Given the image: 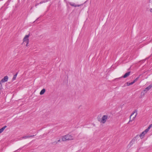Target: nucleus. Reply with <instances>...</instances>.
Returning <instances> with one entry per match:
<instances>
[{
  "instance_id": "1",
  "label": "nucleus",
  "mask_w": 152,
  "mask_h": 152,
  "mask_svg": "<svg viewBox=\"0 0 152 152\" xmlns=\"http://www.w3.org/2000/svg\"><path fill=\"white\" fill-rule=\"evenodd\" d=\"M73 139V137L69 134H67L63 136L62 141H65L67 140H71Z\"/></svg>"
},
{
  "instance_id": "2",
  "label": "nucleus",
  "mask_w": 152,
  "mask_h": 152,
  "mask_svg": "<svg viewBox=\"0 0 152 152\" xmlns=\"http://www.w3.org/2000/svg\"><path fill=\"white\" fill-rule=\"evenodd\" d=\"M137 110H135L131 115L129 122L132 121L136 118L137 115Z\"/></svg>"
},
{
  "instance_id": "3",
  "label": "nucleus",
  "mask_w": 152,
  "mask_h": 152,
  "mask_svg": "<svg viewBox=\"0 0 152 152\" xmlns=\"http://www.w3.org/2000/svg\"><path fill=\"white\" fill-rule=\"evenodd\" d=\"M108 116L107 115H104L102 116L101 120L100 122L104 124L106 122Z\"/></svg>"
},
{
  "instance_id": "4",
  "label": "nucleus",
  "mask_w": 152,
  "mask_h": 152,
  "mask_svg": "<svg viewBox=\"0 0 152 152\" xmlns=\"http://www.w3.org/2000/svg\"><path fill=\"white\" fill-rule=\"evenodd\" d=\"M29 34L26 35L23 39L24 42H28L29 39L28 37L29 36Z\"/></svg>"
},
{
  "instance_id": "5",
  "label": "nucleus",
  "mask_w": 152,
  "mask_h": 152,
  "mask_svg": "<svg viewBox=\"0 0 152 152\" xmlns=\"http://www.w3.org/2000/svg\"><path fill=\"white\" fill-rule=\"evenodd\" d=\"M8 77L7 76H5L1 80L0 83H4L7 81Z\"/></svg>"
},
{
  "instance_id": "6",
  "label": "nucleus",
  "mask_w": 152,
  "mask_h": 152,
  "mask_svg": "<svg viewBox=\"0 0 152 152\" xmlns=\"http://www.w3.org/2000/svg\"><path fill=\"white\" fill-rule=\"evenodd\" d=\"M69 4L72 6L74 7H78L80 6V5H76L75 3L72 2H69Z\"/></svg>"
},
{
  "instance_id": "7",
  "label": "nucleus",
  "mask_w": 152,
  "mask_h": 152,
  "mask_svg": "<svg viewBox=\"0 0 152 152\" xmlns=\"http://www.w3.org/2000/svg\"><path fill=\"white\" fill-rule=\"evenodd\" d=\"M130 72H127L122 77L125 78L128 76L130 74Z\"/></svg>"
},
{
  "instance_id": "8",
  "label": "nucleus",
  "mask_w": 152,
  "mask_h": 152,
  "mask_svg": "<svg viewBox=\"0 0 152 152\" xmlns=\"http://www.w3.org/2000/svg\"><path fill=\"white\" fill-rule=\"evenodd\" d=\"M145 134L144 132H143L140 135V137L141 139H142L143 138Z\"/></svg>"
},
{
  "instance_id": "9",
  "label": "nucleus",
  "mask_w": 152,
  "mask_h": 152,
  "mask_svg": "<svg viewBox=\"0 0 152 152\" xmlns=\"http://www.w3.org/2000/svg\"><path fill=\"white\" fill-rule=\"evenodd\" d=\"M7 127V126H5L0 129V134L2 132L4 129Z\"/></svg>"
},
{
  "instance_id": "10",
  "label": "nucleus",
  "mask_w": 152,
  "mask_h": 152,
  "mask_svg": "<svg viewBox=\"0 0 152 152\" xmlns=\"http://www.w3.org/2000/svg\"><path fill=\"white\" fill-rule=\"evenodd\" d=\"M35 135H33L31 136H26L24 137H22L23 139H26L28 138H30L31 137H34Z\"/></svg>"
},
{
  "instance_id": "11",
  "label": "nucleus",
  "mask_w": 152,
  "mask_h": 152,
  "mask_svg": "<svg viewBox=\"0 0 152 152\" xmlns=\"http://www.w3.org/2000/svg\"><path fill=\"white\" fill-rule=\"evenodd\" d=\"M45 91V89H42L40 92V95L43 94Z\"/></svg>"
},
{
  "instance_id": "12",
  "label": "nucleus",
  "mask_w": 152,
  "mask_h": 152,
  "mask_svg": "<svg viewBox=\"0 0 152 152\" xmlns=\"http://www.w3.org/2000/svg\"><path fill=\"white\" fill-rule=\"evenodd\" d=\"M152 87V84L150 85L148 87L146 88V89L147 90H149Z\"/></svg>"
},
{
  "instance_id": "13",
  "label": "nucleus",
  "mask_w": 152,
  "mask_h": 152,
  "mask_svg": "<svg viewBox=\"0 0 152 152\" xmlns=\"http://www.w3.org/2000/svg\"><path fill=\"white\" fill-rule=\"evenodd\" d=\"M18 74V72H17L16 73V74L15 75H14L12 79V80L13 81V80H15L16 78V77H17V75Z\"/></svg>"
},
{
  "instance_id": "14",
  "label": "nucleus",
  "mask_w": 152,
  "mask_h": 152,
  "mask_svg": "<svg viewBox=\"0 0 152 152\" xmlns=\"http://www.w3.org/2000/svg\"><path fill=\"white\" fill-rule=\"evenodd\" d=\"M150 129H149L148 128L146 129L144 131H143L146 134L147 133V132Z\"/></svg>"
},
{
  "instance_id": "15",
  "label": "nucleus",
  "mask_w": 152,
  "mask_h": 152,
  "mask_svg": "<svg viewBox=\"0 0 152 152\" xmlns=\"http://www.w3.org/2000/svg\"><path fill=\"white\" fill-rule=\"evenodd\" d=\"M127 85L128 86H129L130 85H132V84H133V83L132 82L130 83H127Z\"/></svg>"
},
{
  "instance_id": "16",
  "label": "nucleus",
  "mask_w": 152,
  "mask_h": 152,
  "mask_svg": "<svg viewBox=\"0 0 152 152\" xmlns=\"http://www.w3.org/2000/svg\"><path fill=\"white\" fill-rule=\"evenodd\" d=\"M152 127V124H150L148 126V128L150 129V128Z\"/></svg>"
},
{
  "instance_id": "17",
  "label": "nucleus",
  "mask_w": 152,
  "mask_h": 152,
  "mask_svg": "<svg viewBox=\"0 0 152 152\" xmlns=\"http://www.w3.org/2000/svg\"><path fill=\"white\" fill-rule=\"evenodd\" d=\"M139 78V77H137L135 80H134L135 81V82H136L138 80Z\"/></svg>"
},
{
  "instance_id": "18",
  "label": "nucleus",
  "mask_w": 152,
  "mask_h": 152,
  "mask_svg": "<svg viewBox=\"0 0 152 152\" xmlns=\"http://www.w3.org/2000/svg\"><path fill=\"white\" fill-rule=\"evenodd\" d=\"M148 91L147 90V89H146V88L143 91L145 93H146Z\"/></svg>"
},
{
  "instance_id": "19",
  "label": "nucleus",
  "mask_w": 152,
  "mask_h": 152,
  "mask_svg": "<svg viewBox=\"0 0 152 152\" xmlns=\"http://www.w3.org/2000/svg\"><path fill=\"white\" fill-rule=\"evenodd\" d=\"M149 2L152 4V0H149Z\"/></svg>"
},
{
  "instance_id": "20",
  "label": "nucleus",
  "mask_w": 152,
  "mask_h": 152,
  "mask_svg": "<svg viewBox=\"0 0 152 152\" xmlns=\"http://www.w3.org/2000/svg\"><path fill=\"white\" fill-rule=\"evenodd\" d=\"M150 12L152 13V8L150 9Z\"/></svg>"
},
{
  "instance_id": "21",
  "label": "nucleus",
  "mask_w": 152,
  "mask_h": 152,
  "mask_svg": "<svg viewBox=\"0 0 152 152\" xmlns=\"http://www.w3.org/2000/svg\"><path fill=\"white\" fill-rule=\"evenodd\" d=\"M26 46H28V42H26Z\"/></svg>"
},
{
  "instance_id": "22",
  "label": "nucleus",
  "mask_w": 152,
  "mask_h": 152,
  "mask_svg": "<svg viewBox=\"0 0 152 152\" xmlns=\"http://www.w3.org/2000/svg\"><path fill=\"white\" fill-rule=\"evenodd\" d=\"M135 82V81L134 80L132 82V83L133 84Z\"/></svg>"
},
{
  "instance_id": "23",
  "label": "nucleus",
  "mask_w": 152,
  "mask_h": 152,
  "mask_svg": "<svg viewBox=\"0 0 152 152\" xmlns=\"http://www.w3.org/2000/svg\"><path fill=\"white\" fill-rule=\"evenodd\" d=\"M1 83H0V89H1Z\"/></svg>"
},
{
  "instance_id": "24",
  "label": "nucleus",
  "mask_w": 152,
  "mask_h": 152,
  "mask_svg": "<svg viewBox=\"0 0 152 152\" xmlns=\"http://www.w3.org/2000/svg\"><path fill=\"white\" fill-rule=\"evenodd\" d=\"M60 142V140H58V142Z\"/></svg>"
},
{
  "instance_id": "25",
  "label": "nucleus",
  "mask_w": 152,
  "mask_h": 152,
  "mask_svg": "<svg viewBox=\"0 0 152 152\" xmlns=\"http://www.w3.org/2000/svg\"><path fill=\"white\" fill-rule=\"evenodd\" d=\"M39 19V18H38L37 19V20H35V21H37Z\"/></svg>"
}]
</instances>
